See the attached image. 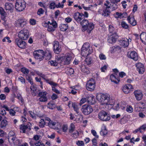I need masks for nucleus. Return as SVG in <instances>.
<instances>
[{
  "label": "nucleus",
  "instance_id": "1",
  "mask_svg": "<svg viewBox=\"0 0 146 146\" xmlns=\"http://www.w3.org/2000/svg\"><path fill=\"white\" fill-rule=\"evenodd\" d=\"M96 98L100 104L105 106L107 109H113L118 110L120 108L119 103L115 102L113 97H110L108 94L98 93L97 94Z\"/></svg>",
  "mask_w": 146,
  "mask_h": 146
},
{
  "label": "nucleus",
  "instance_id": "2",
  "mask_svg": "<svg viewBox=\"0 0 146 146\" xmlns=\"http://www.w3.org/2000/svg\"><path fill=\"white\" fill-rule=\"evenodd\" d=\"M80 25L82 26L81 30L83 32L86 31L88 34L91 33V32L94 27V24L92 23H89L86 19L83 20L81 22Z\"/></svg>",
  "mask_w": 146,
  "mask_h": 146
},
{
  "label": "nucleus",
  "instance_id": "3",
  "mask_svg": "<svg viewBox=\"0 0 146 146\" xmlns=\"http://www.w3.org/2000/svg\"><path fill=\"white\" fill-rule=\"evenodd\" d=\"M43 27L47 28V31L49 32L54 31L57 27V24L56 22L54 20H52L51 22L49 21L44 22L42 23Z\"/></svg>",
  "mask_w": 146,
  "mask_h": 146
},
{
  "label": "nucleus",
  "instance_id": "4",
  "mask_svg": "<svg viewBox=\"0 0 146 146\" xmlns=\"http://www.w3.org/2000/svg\"><path fill=\"white\" fill-rule=\"evenodd\" d=\"M93 51L92 47H90L88 43H85L84 44L82 48L81 54L82 56H86L91 54Z\"/></svg>",
  "mask_w": 146,
  "mask_h": 146
},
{
  "label": "nucleus",
  "instance_id": "5",
  "mask_svg": "<svg viewBox=\"0 0 146 146\" xmlns=\"http://www.w3.org/2000/svg\"><path fill=\"white\" fill-rule=\"evenodd\" d=\"M104 5L106 6V8L103 10V13L102 14L103 16L108 17L110 16L111 13V11H113L117 9V7L116 5H113L114 7L110 6L109 3H105Z\"/></svg>",
  "mask_w": 146,
  "mask_h": 146
},
{
  "label": "nucleus",
  "instance_id": "6",
  "mask_svg": "<svg viewBox=\"0 0 146 146\" xmlns=\"http://www.w3.org/2000/svg\"><path fill=\"white\" fill-rule=\"evenodd\" d=\"M74 54L72 53H69L66 54L64 56L60 58V60L65 64H68L74 57Z\"/></svg>",
  "mask_w": 146,
  "mask_h": 146
},
{
  "label": "nucleus",
  "instance_id": "7",
  "mask_svg": "<svg viewBox=\"0 0 146 146\" xmlns=\"http://www.w3.org/2000/svg\"><path fill=\"white\" fill-rule=\"evenodd\" d=\"M26 7L25 2L24 0H17L15 8L17 11L19 12L23 11Z\"/></svg>",
  "mask_w": 146,
  "mask_h": 146
},
{
  "label": "nucleus",
  "instance_id": "8",
  "mask_svg": "<svg viewBox=\"0 0 146 146\" xmlns=\"http://www.w3.org/2000/svg\"><path fill=\"white\" fill-rule=\"evenodd\" d=\"M44 52L42 50H35L33 52V56L38 61H40L43 59L44 56Z\"/></svg>",
  "mask_w": 146,
  "mask_h": 146
},
{
  "label": "nucleus",
  "instance_id": "9",
  "mask_svg": "<svg viewBox=\"0 0 146 146\" xmlns=\"http://www.w3.org/2000/svg\"><path fill=\"white\" fill-rule=\"evenodd\" d=\"M98 118L103 121H108L110 119V117L109 113L104 111L100 112L98 114Z\"/></svg>",
  "mask_w": 146,
  "mask_h": 146
},
{
  "label": "nucleus",
  "instance_id": "10",
  "mask_svg": "<svg viewBox=\"0 0 146 146\" xmlns=\"http://www.w3.org/2000/svg\"><path fill=\"white\" fill-rule=\"evenodd\" d=\"M29 33L28 31L26 29H24L19 32V37L21 39L25 40L29 37Z\"/></svg>",
  "mask_w": 146,
  "mask_h": 146
},
{
  "label": "nucleus",
  "instance_id": "11",
  "mask_svg": "<svg viewBox=\"0 0 146 146\" xmlns=\"http://www.w3.org/2000/svg\"><path fill=\"white\" fill-rule=\"evenodd\" d=\"M135 110L137 112L144 111L146 114V104L139 103L135 105Z\"/></svg>",
  "mask_w": 146,
  "mask_h": 146
},
{
  "label": "nucleus",
  "instance_id": "12",
  "mask_svg": "<svg viewBox=\"0 0 146 146\" xmlns=\"http://www.w3.org/2000/svg\"><path fill=\"white\" fill-rule=\"evenodd\" d=\"M34 73L35 75H38L41 77H42L44 80H45V81L51 85L53 86H56L57 84L56 83L52 81H51L49 79H48V77L45 75L43 74L41 72L37 71H34Z\"/></svg>",
  "mask_w": 146,
  "mask_h": 146
},
{
  "label": "nucleus",
  "instance_id": "13",
  "mask_svg": "<svg viewBox=\"0 0 146 146\" xmlns=\"http://www.w3.org/2000/svg\"><path fill=\"white\" fill-rule=\"evenodd\" d=\"M81 111L85 115H87L92 112L93 109L91 106L85 105L82 107Z\"/></svg>",
  "mask_w": 146,
  "mask_h": 146
},
{
  "label": "nucleus",
  "instance_id": "14",
  "mask_svg": "<svg viewBox=\"0 0 146 146\" xmlns=\"http://www.w3.org/2000/svg\"><path fill=\"white\" fill-rule=\"evenodd\" d=\"M95 81L94 79L91 78L88 81L86 84V88L89 91L93 90L95 87Z\"/></svg>",
  "mask_w": 146,
  "mask_h": 146
},
{
  "label": "nucleus",
  "instance_id": "15",
  "mask_svg": "<svg viewBox=\"0 0 146 146\" xmlns=\"http://www.w3.org/2000/svg\"><path fill=\"white\" fill-rule=\"evenodd\" d=\"M15 23L16 27H23L27 24V20L24 18H20L16 21Z\"/></svg>",
  "mask_w": 146,
  "mask_h": 146
},
{
  "label": "nucleus",
  "instance_id": "16",
  "mask_svg": "<svg viewBox=\"0 0 146 146\" xmlns=\"http://www.w3.org/2000/svg\"><path fill=\"white\" fill-rule=\"evenodd\" d=\"M70 119L76 121L78 123L81 122L82 119V116L79 112L76 113L75 115L73 116L72 114L71 113L70 114Z\"/></svg>",
  "mask_w": 146,
  "mask_h": 146
},
{
  "label": "nucleus",
  "instance_id": "17",
  "mask_svg": "<svg viewBox=\"0 0 146 146\" xmlns=\"http://www.w3.org/2000/svg\"><path fill=\"white\" fill-rule=\"evenodd\" d=\"M131 40L129 38L128 39L126 38H123L119 40V44L121 46L125 47H127L129 42H131Z\"/></svg>",
  "mask_w": 146,
  "mask_h": 146
},
{
  "label": "nucleus",
  "instance_id": "18",
  "mask_svg": "<svg viewBox=\"0 0 146 146\" xmlns=\"http://www.w3.org/2000/svg\"><path fill=\"white\" fill-rule=\"evenodd\" d=\"M15 42V44L20 48H25L27 46V44L25 41L19 39H16Z\"/></svg>",
  "mask_w": 146,
  "mask_h": 146
},
{
  "label": "nucleus",
  "instance_id": "19",
  "mask_svg": "<svg viewBox=\"0 0 146 146\" xmlns=\"http://www.w3.org/2000/svg\"><path fill=\"white\" fill-rule=\"evenodd\" d=\"M127 56L128 58H131L135 61L137 60L139 58L137 54L135 51L128 52L127 54Z\"/></svg>",
  "mask_w": 146,
  "mask_h": 146
},
{
  "label": "nucleus",
  "instance_id": "20",
  "mask_svg": "<svg viewBox=\"0 0 146 146\" xmlns=\"http://www.w3.org/2000/svg\"><path fill=\"white\" fill-rule=\"evenodd\" d=\"M73 17L75 20L77 22L80 23L81 20L84 18V15L82 13H80L78 12L74 13L73 15Z\"/></svg>",
  "mask_w": 146,
  "mask_h": 146
},
{
  "label": "nucleus",
  "instance_id": "21",
  "mask_svg": "<svg viewBox=\"0 0 146 146\" xmlns=\"http://www.w3.org/2000/svg\"><path fill=\"white\" fill-rule=\"evenodd\" d=\"M133 89L132 85L130 84H127L124 86L122 88L123 91L125 94L129 93L131 90Z\"/></svg>",
  "mask_w": 146,
  "mask_h": 146
},
{
  "label": "nucleus",
  "instance_id": "22",
  "mask_svg": "<svg viewBox=\"0 0 146 146\" xmlns=\"http://www.w3.org/2000/svg\"><path fill=\"white\" fill-rule=\"evenodd\" d=\"M118 38V36L116 33H114L112 34H110V36L108 39V42L112 44L115 43Z\"/></svg>",
  "mask_w": 146,
  "mask_h": 146
},
{
  "label": "nucleus",
  "instance_id": "23",
  "mask_svg": "<svg viewBox=\"0 0 146 146\" xmlns=\"http://www.w3.org/2000/svg\"><path fill=\"white\" fill-rule=\"evenodd\" d=\"M47 93L46 92H40L38 96L40 97L39 100L41 102H45L47 100V98L46 96Z\"/></svg>",
  "mask_w": 146,
  "mask_h": 146
},
{
  "label": "nucleus",
  "instance_id": "24",
  "mask_svg": "<svg viewBox=\"0 0 146 146\" xmlns=\"http://www.w3.org/2000/svg\"><path fill=\"white\" fill-rule=\"evenodd\" d=\"M133 94L137 100H140L142 98L143 94L141 90H136L134 92Z\"/></svg>",
  "mask_w": 146,
  "mask_h": 146
},
{
  "label": "nucleus",
  "instance_id": "25",
  "mask_svg": "<svg viewBox=\"0 0 146 146\" xmlns=\"http://www.w3.org/2000/svg\"><path fill=\"white\" fill-rule=\"evenodd\" d=\"M54 50L55 53L58 54L61 51L60 47L59 46V42L57 41L54 42L53 44Z\"/></svg>",
  "mask_w": 146,
  "mask_h": 146
},
{
  "label": "nucleus",
  "instance_id": "26",
  "mask_svg": "<svg viewBox=\"0 0 146 146\" xmlns=\"http://www.w3.org/2000/svg\"><path fill=\"white\" fill-rule=\"evenodd\" d=\"M16 136L15 132L12 131H10L8 136V140L9 143H12L15 140Z\"/></svg>",
  "mask_w": 146,
  "mask_h": 146
},
{
  "label": "nucleus",
  "instance_id": "27",
  "mask_svg": "<svg viewBox=\"0 0 146 146\" xmlns=\"http://www.w3.org/2000/svg\"><path fill=\"white\" fill-rule=\"evenodd\" d=\"M110 79L112 82L116 84H118L120 81L119 78L117 77L115 74H112L111 75Z\"/></svg>",
  "mask_w": 146,
  "mask_h": 146
},
{
  "label": "nucleus",
  "instance_id": "28",
  "mask_svg": "<svg viewBox=\"0 0 146 146\" xmlns=\"http://www.w3.org/2000/svg\"><path fill=\"white\" fill-rule=\"evenodd\" d=\"M87 100L89 103L90 104H93L95 102L94 96L91 94H88L87 97Z\"/></svg>",
  "mask_w": 146,
  "mask_h": 146
},
{
  "label": "nucleus",
  "instance_id": "29",
  "mask_svg": "<svg viewBox=\"0 0 146 146\" xmlns=\"http://www.w3.org/2000/svg\"><path fill=\"white\" fill-rule=\"evenodd\" d=\"M127 20L129 23L133 26H135L137 24L136 21L135 20L133 16L132 15L129 16Z\"/></svg>",
  "mask_w": 146,
  "mask_h": 146
},
{
  "label": "nucleus",
  "instance_id": "30",
  "mask_svg": "<svg viewBox=\"0 0 146 146\" xmlns=\"http://www.w3.org/2000/svg\"><path fill=\"white\" fill-rule=\"evenodd\" d=\"M127 14L126 13H119L116 12V13L114 14L115 17L117 19H122L123 18H125L127 16Z\"/></svg>",
  "mask_w": 146,
  "mask_h": 146
},
{
  "label": "nucleus",
  "instance_id": "31",
  "mask_svg": "<svg viewBox=\"0 0 146 146\" xmlns=\"http://www.w3.org/2000/svg\"><path fill=\"white\" fill-rule=\"evenodd\" d=\"M5 7L6 10L10 11L13 10L14 8L13 4L9 2L6 3Z\"/></svg>",
  "mask_w": 146,
  "mask_h": 146
},
{
  "label": "nucleus",
  "instance_id": "32",
  "mask_svg": "<svg viewBox=\"0 0 146 146\" xmlns=\"http://www.w3.org/2000/svg\"><path fill=\"white\" fill-rule=\"evenodd\" d=\"M108 133L107 130L106 129V126L104 125H102L101 130L100 132V134L101 135L105 136Z\"/></svg>",
  "mask_w": 146,
  "mask_h": 146
},
{
  "label": "nucleus",
  "instance_id": "33",
  "mask_svg": "<svg viewBox=\"0 0 146 146\" xmlns=\"http://www.w3.org/2000/svg\"><path fill=\"white\" fill-rule=\"evenodd\" d=\"M140 38L142 42L146 44V33H142L140 35Z\"/></svg>",
  "mask_w": 146,
  "mask_h": 146
},
{
  "label": "nucleus",
  "instance_id": "34",
  "mask_svg": "<svg viewBox=\"0 0 146 146\" xmlns=\"http://www.w3.org/2000/svg\"><path fill=\"white\" fill-rule=\"evenodd\" d=\"M31 85V92L32 93L33 95L35 96L37 93L36 85L35 84H34L33 83V84Z\"/></svg>",
  "mask_w": 146,
  "mask_h": 146
},
{
  "label": "nucleus",
  "instance_id": "35",
  "mask_svg": "<svg viewBox=\"0 0 146 146\" xmlns=\"http://www.w3.org/2000/svg\"><path fill=\"white\" fill-rule=\"evenodd\" d=\"M3 108L5 109L6 111H8L9 112V114L11 116H14L15 115V112L13 110H9L8 107L6 105H4L3 106Z\"/></svg>",
  "mask_w": 146,
  "mask_h": 146
},
{
  "label": "nucleus",
  "instance_id": "36",
  "mask_svg": "<svg viewBox=\"0 0 146 146\" xmlns=\"http://www.w3.org/2000/svg\"><path fill=\"white\" fill-rule=\"evenodd\" d=\"M68 25L67 24H61L60 26V28L61 31H64L68 29Z\"/></svg>",
  "mask_w": 146,
  "mask_h": 146
},
{
  "label": "nucleus",
  "instance_id": "37",
  "mask_svg": "<svg viewBox=\"0 0 146 146\" xmlns=\"http://www.w3.org/2000/svg\"><path fill=\"white\" fill-rule=\"evenodd\" d=\"M81 69L82 72L86 74H88L90 72V71L88 68L85 65H83L82 66Z\"/></svg>",
  "mask_w": 146,
  "mask_h": 146
},
{
  "label": "nucleus",
  "instance_id": "38",
  "mask_svg": "<svg viewBox=\"0 0 146 146\" xmlns=\"http://www.w3.org/2000/svg\"><path fill=\"white\" fill-rule=\"evenodd\" d=\"M86 64L89 65L94 63V61L92 58L90 57H88L86 58L85 60Z\"/></svg>",
  "mask_w": 146,
  "mask_h": 146
},
{
  "label": "nucleus",
  "instance_id": "39",
  "mask_svg": "<svg viewBox=\"0 0 146 146\" xmlns=\"http://www.w3.org/2000/svg\"><path fill=\"white\" fill-rule=\"evenodd\" d=\"M70 133L71 134V136L74 139H76L78 137L79 132L77 130H75L73 132Z\"/></svg>",
  "mask_w": 146,
  "mask_h": 146
},
{
  "label": "nucleus",
  "instance_id": "40",
  "mask_svg": "<svg viewBox=\"0 0 146 146\" xmlns=\"http://www.w3.org/2000/svg\"><path fill=\"white\" fill-rule=\"evenodd\" d=\"M75 125L73 123H71L68 129L69 132L70 133L73 132L75 130Z\"/></svg>",
  "mask_w": 146,
  "mask_h": 146
},
{
  "label": "nucleus",
  "instance_id": "41",
  "mask_svg": "<svg viewBox=\"0 0 146 146\" xmlns=\"http://www.w3.org/2000/svg\"><path fill=\"white\" fill-rule=\"evenodd\" d=\"M48 125L49 127L54 129L56 125V122L51 121L50 122H48Z\"/></svg>",
  "mask_w": 146,
  "mask_h": 146
},
{
  "label": "nucleus",
  "instance_id": "42",
  "mask_svg": "<svg viewBox=\"0 0 146 146\" xmlns=\"http://www.w3.org/2000/svg\"><path fill=\"white\" fill-rule=\"evenodd\" d=\"M8 122L6 119H3L1 122L0 127L1 128L5 127L8 124Z\"/></svg>",
  "mask_w": 146,
  "mask_h": 146
},
{
  "label": "nucleus",
  "instance_id": "43",
  "mask_svg": "<svg viewBox=\"0 0 146 146\" xmlns=\"http://www.w3.org/2000/svg\"><path fill=\"white\" fill-rule=\"evenodd\" d=\"M126 110L129 113H131L133 111V108L130 105H127L126 107Z\"/></svg>",
  "mask_w": 146,
  "mask_h": 146
},
{
  "label": "nucleus",
  "instance_id": "44",
  "mask_svg": "<svg viewBox=\"0 0 146 146\" xmlns=\"http://www.w3.org/2000/svg\"><path fill=\"white\" fill-rule=\"evenodd\" d=\"M56 106L55 104L52 102H49L47 106L48 108L51 109H54L55 108Z\"/></svg>",
  "mask_w": 146,
  "mask_h": 146
},
{
  "label": "nucleus",
  "instance_id": "45",
  "mask_svg": "<svg viewBox=\"0 0 146 146\" xmlns=\"http://www.w3.org/2000/svg\"><path fill=\"white\" fill-rule=\"evenodd\" d=\"M10 143L11 145L12 144H13L15 146H20L21 145V143L16 138H15V140L13 142Z\"/></svg>",
  "mask_w": 146,
  "mask_h": 146
},
{
  "label": "nucleus",
  "instance_id": "46",
  "mask_svg": "<svg viewBox=\"0 0 146 146\" xmlns=\"http://www.w3.org/2000/svg\"><path fill=\"white\" fill-rule=\"evenodd\" d=\"M20 129L21 132L25 133L26 130L27 129L25 125H21L20 126Z\"/></svg>",
  "mask_w": 146,
  "mask_h": 146
},
{
  "label": "nucleus",
  "instance_id": "47",
  "mask_svg": "<svg viewBox=\"0 0 146 146\" xmlns=\"http://www.w3.org/2000/svg\"><path fill=\"white\" fill-rule=\"evenodd\" d=\"M72 107L73 108L74 110L76 113H78L79 112L78 110L79 108L78 106L76 103H74L73 104H72Z\"/></svg>",
  "mask_w": 146,
  "mask_h": 146
},
{
  "label": "nucleus",
  "instance_id": "48",
  "mask_svg": "<svg viewBox=\"0 0 146 146\" xmlns=\"http://www.w3.org/2000/svg\"><path fill=\"white\" fill-rule=\"evenodd\" d=\"M49 8L51 9H54L56 7V3L54 1H52L50 3L49 6Z\"/></svg>",
  "mask_w": 146,
  "mask_h": 146
},
{
  "label": "nucleus",
  "instance_id": "49",
  "mask_svg": "<svg viewBox=\"0 0 146 146\" xmlns=\"http://www.w3.org/2000/svg\"><path fill=\"white\" fill-rule=\"evenodd\" d=\"M109 30L110 33L112 34L113 33H116L115 32V28L112 25H110L109 26Z\"/></svg>",
  "mask_w": 146,
  "mask_h": 146
},
{
  "label": "nucleus",
  "instance_id": "50",
  "mask_svg": "<svg viewBox=\"0 0 146 146\" xmlns=\"http://www.w3.org/2000/svg\"><path fill=\"white\" fill-rule=\"evenodd\" d=\"M21 71L23 73L27 74V75L29 74V71L28 69L25 67L22 68L21 69Z\"/></svg>",
  "mask_w": 146,
  "mask_h": 146
},
{
  "label": "nucleus",
  "instance_id": "51",
  "mask_svg": "<svg viewBox=\"0 0 146 146\" xmlns=\"http://www.w3.org/2000/svg\"><path fill=\"white\" fill-rule=\"evenodd\" d=\"M45 124V122L43 119H40L39 123V125L40 127H43Z\"/></svg>",
  "mask_w": 146,
  "mask_h": 146
},
{
  "label": "nucleus",
  "instance_id": "52",
  "mask_svg": "<svg viewBox=\"0 0 146 146\" xmlns=\"http://www.w3.org/2000/svg\"><path fill=\"white\" fill-rule=\"evenodd\" d=\"M76 144L78 146H84V141L78 140L76 141Z\"/></svg>",
  "mask_w": 146,
  "mask_h": 146
},
{
  "label": "nucleus",
  "instance_id": "53",
  "mask_svg": "<svg viewBox=\"0 0 146 146\" xmlns=\"http://www.w3.org/2000/svg\"><path fill=\"white\" fill-rule=\"evenodd\" d=\"M120 107L121 109L124 110L126 106V103L124 102H121L119 103Z\"/></svg>",
  "mask_w": 146,
  "mask_h": 146
},
{
  "label": "nucleus",
  "instance_id": "54",
  "mask_svg": "<svg viewBox=\"0 0 146 146\" xmlns=\"http://www.w3.org/2000/svg\"><path fill=\"white\" fill-rule=\"evenodd\" d=\"M48 63L49 64L54 66H56L58 65V63L55 60L50 61L48 62Z\"/></svg>",
  "mask_w": 146,
  "mask_h": 146
},
{
  "label": "nucleus",
  "instance_id": "55",
  "mask_svg": "<svg viewBox=\"0 0 146 146\" xmlns=\"http://www.w3.org/2000/svg\"><path fill=\"white\" fill-rule=\"evenodd\" d=\"M26 78L31 84H33V79L30 76L27 74L26 76Z\"/></svg>",
  "mask_w": 146,
  "mask_h": 146
},
{
  "label": "nucleus",
  "instance_id": "56",
  "mask_svg": "<svg viewBox=\"0 0 146 146\" xmlns=\"http://www.w3.org/2000/svg\"><path fill=\"white\" fill-rule=\"evenodd\" d=\"M57 84V85L56 86H54L52 85V86H52V90L55 93H56L57 94H59L60 93V92L57 89H56L54 87V86H56L57 85V84Z\"/></svg>",
  "mask_w": 146,
  "mask_h": 146
},
{
  "label": "nucleus",
  "instance_id": "57",
  "mask_svg": "<svg viewBox=\"0 0 146 146\" xmlns=\"http://www.w3.org/2000/svg\"><path fill=\"white\" fill-rule=\"evenodd\" d=\"M91 133L97 139H98L99 136L97 135L96 131L92 129L91 130Z\"/></svg>",
  "mask_w": 146,
  "mask_h": 146
},
{
  "label": "nucleus",
  "instance_id": "58",
  "mask_svg": "<svg viewBox=\"0 0 146 146\" xmlns=\"http://www.w3.org/2000/svg\"><path fill=\"white\" fill-rule=\"evenodd\" d=\"M61 125L60 123L56 122V126H55V127L54 129L56 130H58L60 129H61Z\"/></svg>",
  "mask_w": 146,
  "mask_h": 146
},
{
  "label": "nucleus",
  "instance_id": "59",
  "mask_svg": "<svg viewBox=\"0 0 146 146\" xmlns=\"http://www.w3.org/2000/svg\"><path fill=\"white\" fill-rule=\"evenodd\" d=\"M139 128L140 129V132H142L143 131H145L146 129V124L143 125Z\"/></svg>",
  "mask_w": 146,
  "mask_h": 146
},
{
  "label": "nucleus",
  "instance_id": "60",
  "mask_svg": "<svg viewBox=\"0 0 146 146\" xmlns=\"http://www.w3.org/2000/svg\"><path fill=\"white\" fill-rule=\"evenodd\" d=\"M121 25L122 27L125 29H127L128 27V25L124 21H122L121 22Z\"/></svg>",
  "mask_w": 146,
  "mask_h": 146
},
{
  "label": "nucleus",
  "instance_id": "61",
  "mask_svg": "<svg viewBox=\"0 0 146 146\" xmlns=\"http://www.w3.org/2000/svg\"><path fill=\"white\" fill-rule=\"evenodd\" d=\"M62 129L63 132H66L68 129L67 125L66 124L63 125L62 127Z\"/></svg>",
  "mask_w": 146,
  "mask_h": 146
},
{
  "label": "nucleus",
  "instance_id": "62",
  "mask_svg": "<svg viewBox=\"0 0 146 146\" xmlns=\"http://www.w3.org/2000/svg\"><path fill=\"white\" fill-rule=\"evenodd\" d=\"M116 50V49L114 46H113L111 47L109 51V53H112L115 52Z\"/></svg>",
  "mask_w": 146,
  "mask_h": 146
},
{
  "label": "nucleus",
  "instance_id": "63",
  "mask_svg": "<svg viewBox=\"0 0 146 146\" xmlns=\"http://www.w3.org/2000/svg\"><path fill=\"white\" fill-rule=\"evenodd\" d=\"M44 10L42 8H40L38 9L37 13L38 15H40L44 13Z\"/></svg>",
  "mask_w": 146,
  "mask_h": 146
},
{
  "label": "nucleus",
  "instance_id": "64",
  "mask_svg": "<svg viewBox=\"0 0 146 146\" xmlns=\"http://www.w3.org/2000/svg\"><path fill=\"white\" fill-rule=\"evenodd\" d=\"M35 145L36 146H44V144L42 142L40 141L35 143Z\"/></svg>",
  "mask_w": 146,
  "mask_h": 146
}]
</instances>
